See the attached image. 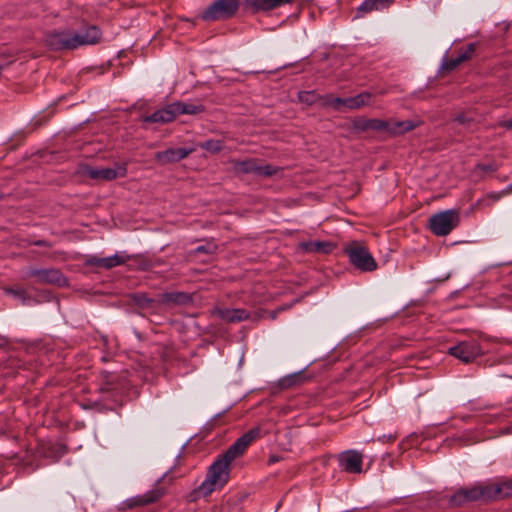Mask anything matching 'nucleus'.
Wrapping results in <instances>:
<instances>
[{
    "mask_svg": "<svg viewBox=\"0 0 512 512\" xmlns=\"http://www.w3.org/2000/svg\"><path fill=\"white\" fill-rule=\"evenodd\" d=\"M330 107L336 111H341L346 108V98L334 97V99H331Z\"/></svg>",
    "mask_w": 512,
    "mask_h": 512,
    "instance_id": "473e14b6",
    "label": "nucleus"
},
{
    "mask_svg": "<svg viewBox=\"0 0 512 512\" xmlns=\"http://www.w3.org/2000/svg\"><path fill=\"white\" fill-rule=\"evenodd\" d=\"M159 497L160 493L158 491H149L144 495L132 499V503L130 504V506H144L157 501Z\"/></svg>",
    "mask_w": 512,
    "mask_h": 512,
    "instance_id": "a878e982",
    "label": "nucleus"
},
{
    "mask_svg": "<svg viewBox=\"0 0 512 512\" xmlns=\"http://www.w3.org/2000/svg\"><path fill=\"white\" fill-rule=\"evenodd\" d=\"M217 246L213 243H207L205 245H200L195 248V253H205L212 254L216 251Z\"/></svg>",
    "mask_w": 512,
    "mask_h": 512,
    "instance_id": "2f4dec72",
    "label": "nucleus"
},
{
    "mask_svg": "<svg viewBox=\"0 0 512 512\" xmlns=\"http://www.w3.org/2000/svg\"><path fill=\"white\" fill-rule=\"evenodd\" d=\"M127 173L125 165H119L116 168H88L87 175L91 179L96 180H114L119 177H124Z\"/></svg>",
    "mask_w": 512,
    "mask_h": 512,
    "instance_id": "ddd939ff",
    "label": "nucleus"
},
{
    "mask_svg": "<svg viewBox=\"0 0 512 512\" xmlns=\"http://www.w3.org/2000/svg\"><path fill=\"white\" fill-rule=\"evenodd\" d=\"M298 99L300 102L312 105L318 102L319 95L315 91H300L298 93Z\"/></svg>",
    "mask_w": 512,
    "mask_h": 512,
    "instance_id": "c756f323",
    "label": "nucleus"
},
{
    "mask_svg": "<svg viewBox=\"0 0 512 512\" xmlns=\"http://www.w3.org/2000/svg\"><path fill=\"white\" fill-rule=\"evenodd\" d=\"M107 387L106 390H119V385L115 382V376L111 375L110 378L106 382Z\"/></svg>",
    "mask_w": 512,
    "mask_h": 512,
    "instance_id": "e433bc0d",
    "label": "nucleus"
},
{
    "mask_svg": "<svg viewBox=\"0 0 512 512\" xmlns=\"http://www.w3.org/2000/svg\"><path fill=\"white\" fill-rule=\"evenodd\" d=\"M35 245H37V246H46L47 242L45 240H39V241L35 242Z\"/></svg>",
    "mask_w": 512,
    "mask_h": 512,
    "instance_id": "58836bf2",
    "label": "nucleus"
},
{
    "mask_svg": "<svg viewBox=\"0 0 512 512\" xmlns=\"http://www.w3.org/2000/svg\"><path fill=\"white\" fill-rule=\"evenodd\" d=\"M303 376L300 372L287 375L279 380V386L283 389L290 388L302 382Z\"/></svg>",
    "mask_w": 512,
    "mask_h": 512,
    "instance_id": "cd10ccee",
    "label": "nucleus"
},
{
    "mask_svg": "<svg viewBox=\"0 0 512 512\" xmlns=\"http://www.w3.org/2000/svg\"><path fill=\"white\" fill-rule=\"evenodd\" d=\"M346 253L350 262L362 271H373L377 268V264L369 253V251L360 245H353L346 248Z\"/></svg>",
    "mask_w": 512,
    "mask_h": 512,
    "instance_id": "6e6552de",
    "label": "nucleus"
},
{
    "mask_svg": "<svg viewBox=\"0 0 512 512\" xmlns=\"http://www.w3.org/2000/svg\"><path fill=\"white\" fill-rule=\"evenodd\" d=\"M176 115H196L205 111V107L201 103H186L181 101L173 102Z\"/></svg>",
    "mask_w": 512,
    "mask_h": 512,
    "instance_id": "5701e85b",
    "label": "nucleus"
},
{
    "mask_svg": "<svg viewBox=\"0 0 512 512\" xmlns=\"http://www.w3.org/2000/svg\"><path fill=\"white\" fill-rule=\"evenodd\" d=\"M388 440H389V441H394V440H395V437H394V436H392V435H390V436H388Z\"/></svg>",
    "mask_w": 512,
    "mask_h": 512,
    "instance_id": "a19ab883",
    "label": "nucleus"
},
{
    "mask_svg": "<svg viewBox=\"0 0 512 512\" xmlns=\"http://www.w3.org/2000/svg\"><path fill=\"white\" fill-rule=\"evenodd\" d=\"M465 62V56H457L455 58H450L442 64V69L445 71H452L456 69L461 63Z\"/></svg>",
    "mask_w": 512,
    "mask_h": 512,
    "instance_id": "7c9ffc66",
    "label": "nucleus"
},
{
    "mask_svg": "<svg viewBox=\"0 0 512 512\" xmlns=\"http://www.w3.org/2000/svg\"><path fill=\"white\" fill-rule=\"evenodd\" d=\"M306 253L330 254L335 249V244L330 241H307L299 244Z\"/></svg>",
    "mask_w": 512,
    "mask_h": 512,
    "instance_id": "6ab92c4d",
    "label": "nucleus"
},
{
    "mask_svg": "<svg viewBox=\"0 0 512 512\" xmlns=\"http://www.w3.org/2000/svg\"><path fill=\"white\" fill-rule=\"evenodd\" d=\"M507 127H508V128H512V120H510V121L508 122Z\"/></svg>",
    "mask_w": 512,
    "mask_h": 512,
    "instance_id": "79ce46f5",
    "label": "nucleus"
},
{
    "mask_svg": "<svg viewBox=\"0 0 512 512\" xmlns=\"http://www.w3.org/2000/svg\"><path fill=\"white\" fill-rule=\"evenodd\" d=\"M387 121L382 119H368L357 117L353 120V129L357 132L373 130L386 133Z\"/></svg>",
    "mask_w": 512,
    "mask_h": 512,
    "instance_id": "4468645a",
    "label": "nucleus"
},
{
    "mask_svg": "<svg viewBox=\"0 0 512 512\" xmlns=\"http://www.w3.org/2000/svg\"><path fill=\"white\" fill-rule=\"evenodd\" d=\"M455 121L459 124L466 125L472 121V118L469 117L467 114L462 113L455 117Z\"/></svg>",
    "mask_w": 512,
    "mask_h": 512,
    "instance_id": "c9c22d12",
    "label": "nucleus"
},
{
    "mask_svg": "<svg viewBox=\"0 0 512 512\" xmlns=\"http://www.w3.org/2000/svg\"><path fill=\"white\" fill-rule=\"evenodd\" d=\"M460 224L458 209H447L431 215L428 219V228L436 236L442 237L450 234Z\"/></svg>",
    "mask_w": 512,
    "mask_h": 512,
    "instance_id": "39448f33",
    "label": "nucleus"
},
{
    "mask_svg": "<svg viewBox=\"0 0 512 512\" xmlns=\"http://www.w3.org/2000/svg\"><path fill=\"white\" fill-rule=\"evenodd\" d=\"M475 501H491L488 482H477L471 487L460 488L449 498V503L453 507H460Z\"/></svg>",
    "mask_w": 512,
    "mask_h": 512,
    "instance_id": "20e7f679",
    "label": "nucleus"
},
{
    "mask_svg": "<svg viewBox=\"0 0 512 512\" xmlns=\"http://www.w3.org/2000/svg\"><path fill=\"white\" fill-rule=\"evenodd\" d=\"M477 168L483 172H495L497 170L496 164H478Z\"/></svg>",
    "mask_w": 512,
    "mask_h": 512,
    "instance_id": "f704fd0d",
    "label": "nucleus"
},
{
    "mask_svg": "<svg viewBox=\"0 0 512 512\" xmlns=\"http://www.w3.org/2000/svg\"><path fill=\"white\" fill-rule=\"evenodd\" d=\"M192 301V297L185 292H166L161 295V302L185 305Z\"/></svg>",
    "mask_w": 512,
    "mask_h": 512,
    "instance_id": "393cba45",
    "label": "nucleus"
},
{
    "mask_svg": "<svg viewBox=\"0 0 512 512\" xmlns=\"http://www.w3.org/2000/svg\"><path fill=\"white\" fill-rule=\"evenodd\" d=\"M509 190L512 191V183L508 186Z\"/></svg>",
    "mask_w": 512,
    "mask_h": 512,
    "instance_id": "37998d69",
    "label": "nucleus"
},
{
    "mask_svg": "<svg viewBox=\"0 0 512 512\" xmlns=\"http://www.w3.org/2000/svg\"><path fill=\"white\" fill-rule=\"evenodd\" d=\"M292 2L293 0H245V7L256 13L259 11H270Z\"/></svg>",
    "mask_w": 512,
    "mask_h": 512,
    "instance_id": "2eb2a0df",
    "label": "nucleus"
},
{
    "mask_svg": "<svg viewBox=\"0 0 512 512\" xmlns=\"http://www.w3.org/2000/svg\"><path fill=\"white\" fill-rule=\"evenodd\" d=\"M30 277L35 278V281L39 284H54L58 286H65L67 284V278L59 269L56 268H31L25 275V278Z\"/></svg>",
    "mask_w": 512,
    "mask_h": 512,
    "instance_id": "1a4fd4ad",
    "label": "nucleus"
},
{
    "mask_svg": "<svg viewBox=\"0 0 512 512\" xmlns=\"http://www.w3.org/2000/svg\"><path fill=\"white\" fill-rule=\"evenodd\" d=\"M491 501L512 497V479L488 482Z\"/></svg>",
    "mask_w": 512,
    "mask_h": 512,
    "instance_id": "dca6fc26",
    "label": "nucleus"
},
{
    "mask_svg": "<svg viewBox=\"0 0 512 512\" xmlns=\"http://www.w3.org/2000/svg\"><path fill=\"white\" fill-rule=\"evenodd\" d=\"M331 99H334V96L331 94L320 96L319 95V102L324 107H330Z\"/></svg>",
    "mask_w": 512,
    "mask_h": 512,
    "instance_id": "4c0bfd02",
    "label": "nucleus"
},
{
    "mask_svg": "<svg viewBox=\"0 0 512 512\" xmlns=\"http://www.w3.org/2000/svg\"><path fill=\"white\" fill-rule=\"evenodd\" d=\"M277 461H278V457H277V456H275V455H273V456H271V457L269 458V463H275V462H277Z\"/></svg>",
    "mask_w": 512,
    "mask_h": 512,
    "instance_id": "ea45409f",
    "label": "nucleus"
},
{
    "mask_svg": "<svg viewBox=\"0 0 512 512\" xmlns=\"http://www.w3.org/2000/svg\"><path fill=\"white\" fill-rule=\"evenodd\" d=\"M193 152L194 148L173 147L163 151L156 152L154 155V159L157 163L161 165H167L179 162L187 158Z\"/></svg>",
    "mask_w": 512,
    "mask_h": 512,
    "instance_id": "9b49d317",
    "label": "nucleus"
},
{
    "mask_svg": "<svg viewBox=\"0 0 512 512\" xmlns=\"http://www.w3.org/2000/svg\"><path fill=\"white\" fill-rule=\"evenodd\" d=\"M199 147L211 153H218L223 148V142L221 140L208 139L199 143Z\"/></svg>",
    "mask_w": 512,
    "mask_h": 512,
    "instance_id": "c85d7f7f",
    "label": "nucleus"
},
{
    "mask_svg": "<svg viewBox=\"0 0 512 512\" xmlns=\"http://www.w3.org/2000/svg\"><path fill=\"white\" fill-rule=\"evenodd\" d=\"M215 313L220 319L230 323L241 322L250 317V313L241 308H219Z\"/></svg>",
    "mask_w": 512,
    "mask_h": 512,
    "instance_id": "f3484780",
    "label": "nucleus"
},
{
    "mask_svg": "<svg viewBox=\"0 0 512 512\" xmlns=\"http://www.w3.org/2000/svg\"><path fill=\"white\" fill-rule=\"evenodd\" d=\"M392 2L393 0H364L357 8L356 17L360 18L372 11L387 8Z\"/></svg>",
    "mask_w": 512,
    "mask_h": 512,
    "instance_id": "4be33fe9",
    "label": "nucleus"
},
{
    "mask_svg": "<svg viewBox=\"0 0 512 512\" xmlns=\"http://www.w3.org/2000/svg\"><path fill=\"white\" fill-rule=\"evenodd\" d=\"M261 429L252 428L239 437L223 454L209 466L206 478L194 489L190 495V501H196L200 497L210 495L217 487H223L229 480L230 464L236 458L242 456L249 445L260 437Z\"/></svg>",
    "mask_w": 512,
    "mask_h": 512,
    "instance_id": "f257e3e1",
    "label": "nucleus"
},
{
    "mask_svg": "<svg viewBox=\"0 0 512 512\" xmlns=\"http://www.w3.org/2000/svg\"><path fill=\"white\" fill-rule=\"evenodd\" d=\"M130 299L139 309L150 313H156L159 308L157 301L150 298L146 293H133L130 295Z\"/></svg>",
    "mask_w": 512,
    "mask_h": 512,
    "instance_id": "412c9836",
    "label": "nucleus"
},
{
    "mask_svg": "<svg viewBox=\"0 0 512 512\" xmlns=\"http://www.w3.org/2000/svg\"><path fill=\"white\" fill-rule=\"evenodd\" d=\"M448 353L465 364L473 362L484 354L481 344L476 340L462 341L450 347Z\"/></svg>",
    "mask_w": 512,
    "mask_h": 512,
    "instance_id": "0eeeda50",
    "label": "nucleus"
},
{
    "mask_svg": "<svg viewBox=\"0 0 512 512\" xmlns=\"http://www.w3.org/2000/svg\"><path fill=\"white\" fill-rule=\"evenodd\" d=\"M362 462V454L354 450L343 452L339 456L341 468L348 473H360Z\"/></svg>",
    "mask_w": 512,
    "mask_h": 512,
    "instance_id": "f8f14e48",
    "label": "nucleus"
},
{
    "mask_svg": "<svg viewBox=\"0 0 512 512\" xmlns=\"http://www.w3.org/2000/svg\"><path fill=\"white\" fill-rule=\"evenodd\" d=\"M131 259L132 256L128 255L126 252H119L112 256L102 258L97 256H89L85 260V265L89 267L109 270L116 266L123 265Z\"/></svg>",
    "mask_w": 512,
    "mask_h": 512,
    "instance_id": "9d476101",
    "label": "nucleus"
},
{
    "mask_svg": "<svg viewBox=\"0 0 512 512\" xmlns=\"http://www.w3.org/2000/svg\"><path fill=\"white\" fill-rule=\"evenodd\" d=\"M239 7V0H213L199 17L205 22L226 21L237 14Z\"/></svg>",
    "mask_w": 512,
    "mask_h": 512,
    "instance_id": "7ed1b4c3",
    "label": "nucleus"
},
{
    "mask_svg": "<svg viewBox=\"0 0 512 512\" xmlns=\"http://www.w3.org/2000/svg\"><path fill=\"white\" fill-rule=\"evenodd\" d=\"M372 94L362 92L356 96L346 98V109L357 110L365 106L371 105Z\"/></svg>",
    "mask_w": 512,
    "mask_h": 512,
    "instance_id": "b1692460",
    "label": "nucleus"
},
{
    "mask_svg": "<svg viewBox=\"0 0 512 512\" xmlns=\"http://www.w3.org/2000/svg\"><path fill=\"white\" fill-rule=\"evenodd\" d=\"M387 121L386 134L389 136H398L416 128L417 124L411 120L398 121L389 119Z\"/></svg>",
    "mask_w": 512,
    "mask_h": 512,
    "instance_id": "aec40b11",
    "label": "nucleus"
},
{
    "mask_svg": "<svg viewBox=\"0 0 512 512\" xmlns=\"http://www.w3.org/2000/svg\"><path fill=\"white\" fill-rule=\"evenodd\" d=\"M177 117L175 109L173 107V103L165 106L162 109H159L152 113L151 115H147L143 117L144 122L149 123H169L173 121Z\"/></svg>",
    "mask_w": 512,
    "mask_h": 512,
    "instance_id": "a211bd4d",
    "label": "nucleus"
},
{
    "mask_svg": "<svg viewBox=\"0 0 512 512\" xmlns=\"http://www.w3.org/2000/svg\"><path fill=\"white\" fill-rule=\"evenodd\" d=\"M233 170L237 174H253L257 177H272L280 168L270 164H264L258 159L232 160Z\"/></svg>",
    "mask_w": 512,
    "mask_h": 512,
    "instance_id": "423d86ee",
    "label": "nucleus"
},
{
    "mask_svg": "<svg viewBox=\"0 0 512 512\" xmlns=\"http://www.w3.org/2000/svg\"><path fill=\"white\" fill-rule=\"evenodd\" d=\"M5 293L11 295L15 299L19 300L23 305H26L31 300V297L28 295L27 291L22 287H9L6 288Z\"/></svg>",
    "mask_w": 512,
    "mask_h": 512,
    "instance_id": "bb28decb",
    "label": "nucleus"
},
{
    "mask_svg": "<svg viewBox=\"0 0 512 512\" xmlns=\"http://www.w3.org/2000/svg\"><path fill=\"white\" fill-rule=\"evenodd\" d=\"M475 50H476V44L470 43L460 51L459 56H465V61H467L472 57Z\"/></svg>",
    "mask_w": 512,
    "mask_h": 512,
    "instance_id": "72a5a7b5",
    "label": "nucleus"
},
{
    "mask_svg": "<svg viewBox=\"0 0 512 512\" xmlns=\"http://www.w3.org/2000/svg\"><path fill=\"white\" fill-rule=\"evenodd\" d=\"M101 38V32L96 26H90L83 32L73 33L70 30L52 31L46 34V45L55 51L73 50L83 45H92Z\"/></svg>",
    "mask_w": 512,
    "mask_h": 512,
    "instance_id": "f03ea898",
    "label": "nucleus"
},
{
    "mask_svg": "<svg viewBox=\"0 0 512 512\" xmlns=\"http://www.w3.org/2000/svg\"><path fill=\"white\" fill-rule=\"evenodd\" d=\"M2 198V195L0 194V199Z\"/></svg>",
    "mask_w": 512,
    "mask_h": 512,
    "instance_id": "c03bdc74",
    "label": "nucleus"
}]
</instances>
